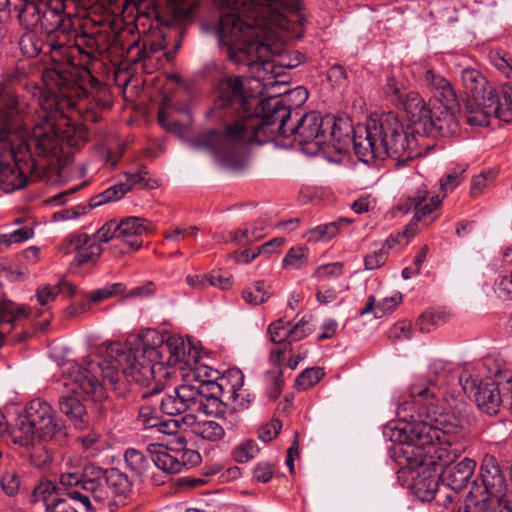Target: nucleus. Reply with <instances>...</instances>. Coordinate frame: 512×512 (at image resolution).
<instances>
[{"mask_svg": "<svg viewBox=\"0 0 512 512\" xmlns=\"http://www.w3.org/2000/svg\"><path fill=\"white\" fill-rule=\"evenodd\" d=\"M231 12L220 17L218 36L228 58L236 66H246L249 76L263 83H274L280 75L276 60L281 52L276 30L301 38L308 13L303 0H214Z\"/></svg>", "mask_w": 512, "mask_h": 512, "instance_id": "1", "label": "nucleus"}, {"mask_svg": "<svg viewBox=\"0 0 512 512\" xmlns=\"http://www.w3.org/2000/svg\"><path fill=\"white\" fill-rule=\"evenodd\" d=\"M419 421L406 425L408 443L403 444L400 451L406 465L418 467L440 468L442 482L454 491L465 488L473 476L476 462L464 458L454 464L465 447L461 442L463 428L459 418L440 408L430 401L420 412Z\"/></svg>", "mask_w": 512, "mask_h": 512, "instance_id": "2", "label": "nucleus"}, {"mask_svg": "<svg viewBox=\"0 0 512 512\" xmlns=\"http://www.w3.org/2000/svg\"><path fill=\"white\" fill-rule=\"evenodd\" d=\"M395 106L406 111L411 124L405 128L392 112L369 117L353 130L354 152L360 161L372 163L390 157L406 163L422 154L415 132L430 108L416 91H406Z\"/></svg>", "mask_w": 512, "mask_h": 512, "instance_id": "3", "label": "nucleus"}, {"mask_svg": "<svg viewBox=\"0 0 512 512\" xmlns=\"http://www.w3.org/2000/svg\"><path fill=\"white\" fill-rule=\"evenodd\" d=\"M37 70L41 73L42 87L40 110L36 113L37 119L34 117V180L55 167L63 150L64 136L56 121L67 117L66 110L77 109L76 98L87 94L59 65Z\"/></svg>", "mask_w": 512, "mask_h": 512, "instance_id": "4", "label": "nucleus"}, {"mask_svg": "<svg viewBox=\"0 0 512 512\" xmlns=\"http://www.w3.org/2000/svg\"><path fill=\"white\" fill-rule=\"evenodd\" d=\"M121 364L125 365V373L132 376L141 385H149L155 381L154 387L141 394L142 398L158 394L163 389L161 381L172 376V368L184 369L189 364V353L186 344L179 336L167 339L154 329H147L141 334L131 337L126 344H115L111 348Z\"/></svg>", "mask_w": 512, "mask_h": 512, "instance_id": "5", "label": "nucleus"}, {"mask_svg": "<svg viewBox=\"0 0 512 512\" xmlns=\"http://www.w3.org/2000/svg\"><path fill=\"white\" fill-rule=\"evenodd\" d=\"M261 100L254 105L256 99L244 90L241 76L225 75L215 85V100L212 112L215 117L224 122L222 130H209L198 136L193 145L196 148L207 149L222 161H230L242 153L250 143L234 147L230 138L241 136L242 130L251 127L250 120L257 118L262 121L263 112L260 110Z\"/></svg>", "mask_w": 512, "mask_h": 512, "instance_id": "6", "label": "nucleus"}, {"mask_svg": "<svg viewBox=\"0 0 512 512\" xmlns=\"http://www.w3.org/2000/svg\"><path fill=\"white\" fill-rule=\"evenodd\" d=\"M289 101L287 97L264 99L260 106L263 112L262 121L252 118L251 127L243 129L241 136L230 138L232 145L239 147L244 143L262 144L277 136H292L303 152L316 155L325 143L324 117L312 111L302 115L296 123H290L292 109Z\"/></svg>", "mask_w": 512, "mask_h": 512, "instance_id": "7", "label": "nucleus"}, {"mask_svg": "<svg viewBox=\"0 0 512 512\" xmlns=\"http://www.w3.org/2000/svg\"><path fill=\"white\" fill-rule=\"evenodd\" d=\"M19 102L12 91L0 86V189L11 193L26 184V173H32V152L28 139L14 147L12 144V118L18 112Z\"/></svg>", "mask_w": 512, "mask_h": 512, "instance_id": "8", "label": "nucleus"}, {"mask_svg": "<svg viewBox=\"0 0 512 512\" xmlns=\"http://www.w3.org/2000/svg\"><path fill=\"white\" fill-rule=\"evenodd\" d=\"M120 342L111 343L107 348V357L103 363L89 361L86 366L77 363L74 360H67L61 366L64 385L73 384L71 390L76 393L80 390L95 401H102L107 397L106 386L116 388L117 383L122 377L127 381L135 382L141 385L132 376L125 373V365L118 361L115 355H112L111 348Z\"/></svg>", "mask_w": 512, "mask_h": 512, "instance_id": "9", "label": "nucleus"}, {"mask_svg": "<svg viewBox=\"0 0 512 512\" xmlns=\"http://www.w3.org/2000/svg\"><path fill=\"white\" fill-rule=\"evenodd\" d=\"M488 59L511 81L503 84L500 91H490L486 96L466 99L465 118L471 126H488L492 118L504 122L512 120V56L504 51L492 50Z\"/></svg>", "mask_w": 512, "mask_h": 512, "instance_id": "10", "label": "nucleus"}, {"mask_svg": "<svg viewBox=\"0 0 512 512\" xmlns=\"http://www.w3.org/2000/svg\"><path fill=\"white\" fill-rule=\"evenodd\" d=\"M490 375L478 384L468 373L459 376V384L465 394L474 392L477 407L488 415H496L501 408L512 411V371L501 368L494 360H487Z\"/></svg>", "mask_w": 512, "mask_h": 512, "instance_id": "11", "label": "nucleus"}, {"mask_svg": "<svg viewBox=\"0 0 512 512\" xmlns=\"http://www.w3.org/2000/svg\"><path fill=\"white\" fill-rule=\"evenodd\" d=\"M132 486L128 476L118 469L103 470L89 465L85 467V479L82 488L84 492H71V498L83 506L86 511L95 509L93 502L98 505L109 503L113 496L125 495Z\"/></svg>", "mask_w": 512, "mask_h": 512, "instance_id": "12", "label": "nucleus"}, {"mask_svg": "<svg viewBox=\"0 0 512 512\" xmlns=\"http://www.w3.org/2000/svg\"><path fill=\"white\" fill-rule=\"evenodd\" d=\"M150 221L140 217H126L121 221L110 220L97 230V240L108 242L120 240L127 250H137L142 245V236L149 231Z\"/></svg>", "mask_w": 512, "mask_h": 512, "instance_id": "13", "label": "nucleus"}, {"mask_svg": "<svg viewBox=\"0 0 512 512\" xmlns=\"http://www.w3.org/2000/svg\"><path fill=\"white\" fill-rule=\"evenodd\" d=\"M480 476L483 489L480 491V488L475 485L469 492L470 499L475 501L483 497L495 498L500 507L501 498L508 496L509 484L506 482L503 471L494 456L486 455L483 458Z\"/></svg>", "mask_w": 512, "mask_h": 512, "instance_id": "14", "label": "nucleus"}, {"mask_svg": "<svg viewBox=\"0 0 512 512\" xmlns=\"http://www.w3.org/2000/svg\"><path fill=\"white\" fill-rule=\"evenodd\" d=\"M456 105H445L430 109L428 115L422 122H418V129L415 136L423 138L430 137H448L456 135L459 132V123L453 112Z\"/></svg>", "mask_w": 512, "mask_h": 512, "instance_id": "15", "label": "nucleus"}, {"mask_svg": "<svg viewBox=\"0 0 512 512\" xmlns=\"http://www.w3.org/2000/svg\"><path fill=\"white\" fill-rule=\"evenodd\" d=\"M63 499L60 497L59 490L55 479H42L39 484L34 487V505L37 509H42L46 512H87L79 501L71 498Z\"/></svg>", "mask_w": 512, "mask_h": 512, "instance_id": "16", "label": "nucleus"}, {"mask_svg": "<svg viewBox=\"0 0 512 512\" xmlns=\"http://www.w3.org/2000/svg\"><path fill=\"white\" fill-rule=\"evenodd\" d=\"M195 413H204L210 415L214 410L219 411V407L223 405V399L218 387L217 380H194L188 383Z\"/></svg>", "mask_w": 512, "mask_h": 512, "instance_id": "17", "label": "nucleus"}, {"mask_svg": "<svg viewBox=\"0 0 512 512\" xmlns=\"http://www.w3.org/2000/svg\"><path fill=\"white\" fill-rule=\"evenodd\" d=\"M97 240L95 234L91 238L87 233H81L70 236L61 245L60 250L64 254L75 253L73 262L77 265L94 263L100 257L103 249Z\"/></svg>", "mask_w": 512, "mask_h": 512, "instance_id": "18", "label": "nucleus"}, {"mask_svg": "<svg viewBox=\"0 0 512 512\" xmlns=\"http://www.w3.org/2000/svg\"><path fill=\"white\" fill-rule=\"evenodd\" d=\"M422 86L441 104L458 105L456 92L451 83L432 68L423 67L420 75Z\"/></svg>", "mask_w": 512, "mask_h": 512, "instance_id": "19", "label": "nucleus"}, {"mask_svg": "<svg viewBox=\"0 0 512 512\" xmlns=\"http://www.w3.org/2000/svg\"><path fill=\"white\" fill-rule=\"evenodd\" d=\"M324 133L325 143L321 151H334L342 153L347 150L350 141V127L341 119L336 120L335 117L324 116Z\"/></svg>", "mask_w": 512, "mask_h": 512, "instance_id": "20", "label": "nucleus"}, {"mask_svg": "<svg viewBox=\"0 0 512 512\" xmlns=\"http://www.w3.org/2000/svg\"><path fill=\"white\" fill-rule=\"evenodd\" d=\"M8 4L13 5L19 23L25 29L19 40V49L23 57L30 61L32 57V31L30 27L31 14L28 13V8L32 5V0H0V10Z\"/></svg>", "mask_w": 512, "mask_h": 512, "instance_id": "21", "label": "nucleus"}, {"mask_svg": "<svg viewBox=\"0 0 512 512\" xmlns=\"http://www.w3.org/2000/svg\"><path fill=\"white\" fill-rule=\"evenodd\" d=\"M191 393L188 390V382L178 386L173 394H166L161 398L160 408L161 411L170 416L180 415L182 413H195L193 404L190 397Z\"/></svg>", "mask_w": 512, "mask_h": 512, "instance_id": "22", "label": "nucleus"}, {"mask_svg": "<svg viewBox=\"0 0 512 512\" xmlns=\"http://www.w3.org/2000/svg\"><path fill=\"white\" fill-rule=\"evenodd\" d=\"M442 199L439 196H429L427 187L422 185L407 197L405 212L413 209L414 219L419 222L440 207Z\"/></svg>", "mask_w": 512, "mask_h": 512, "instance_id": "23", "label": "nucleus"}, {"mask_svg": "<svg viewBox=\"0 0 512 512\" xmlns=\"http://www.w3.org/2000/svg\"><path fill=\"white\" fill-rule=\"evenodd\" d=\"M126 290V286L123 283H113L104 287L92 290L84 293L83 298L86 300L79 305H71L67 309V313L70 316H74L80 313H84L90 309V304L101 303L110 298L122 295Z\"/></svg>", "mask_w": 512, "mask_h": 512, "instance_id": "24", "label": "nucleus"}, {"mask_svg": "<svg viewBox=\"0 0 512 512\" xmlns=\"http://www.w3.org/2000/svg\"><path fill=\"white\" fill-rule=\"evenodd\" d=\"M181 422L191 428V431L199 438L217 442L223 439L225 428L214 420L197 421L194 413H187L181 417Z\"/></svg>", "mask_w": 512, "mask_h": 512, "instance_id": "25", "label": "nucleus"}, {"mask_svg": "<svg viewBox=\"0 0 512 512\" xmlns=\"http://www.w3.org/2000/svg\"><path fill=\"white\" fill-rule=\"evenodd\" d=\"M146 452L150 453L151 461L164 473H180L176 449L168 446L151 444L147 447Z\"/></svg>", "mask_w": 512, "mask_h": 512, "instance_id": "26", "label": "nucleus"}, {"mask_svg": "<svg viewBox=\"0 0 512 512\" xmlns=\"http://www.w3.org/2000/svg\"><path fill=\"white\" fill-rule=\"evenodd\" d=\"M461 82L468 94L467 98L486 96L490 91H500L489 85L485 76L477 69L464 68L461 71Z\"/></svg>", "mask_w": 512, "mask_h": 512, "instance_id": "27", "label": "nucleus"}, {"mask_svg": "<svg viewBox=\"0 0 512 512\" xmlns=\"http://www.w3.org/2000/svg\"><path fill=\"white\" fill-rule=\"evenodd\" d=\"M59 408L63 414L74 422L76 428L82 430L86 427V408L77 395L62 396L59 399Z\"/></svg>", "mask_w": 512, "mask_h": 512, "instance_id": "28", "label": "nucleus"}, {"mask_svg": "<svg viewBox=\"0 0 512 512\" xmlns=\"http://www.w3.org/2000/svg\"><path fill=\"white\" fill-rule=\"evenodd\" d=\"M352 223L349 218H339L336 221L321 224L308 230L306 237L309 242H327L335 237L343 227Z\"/></svg>", "mask_w": 512, "mask_h": 512, "instance_id": "29", "label": "nucleus"}, {"mask_svg": "<svg viewBox=\"0 0 512 512\" xmlns=\"http://www.w3.org/2000/svg\"><path fill=\"white\" fill-rule=\"evenodd\" d=\"M265 226L262 221H255L251 227L244 226L231 231L229 239L225 242L233 241L238 245H247L261 239L264 236Z\"/></svg>", "mask_w": 512, "mask_h": 512, "instance_id": "30", "label": "nucleus"}, {"mask_svg": "<svg viewBox=\"0 0 512 512\" xmlns=\"http://www.w3.org/2000/svg\"><path fill=\"white\" fill-rule=\"evenodd\" d=\"M448 320V314L442 310H427L416 321V328L422 333H428L443 325Z\"/></svg>", "mask_w": 512, "mask_h": 512, "instance_id": "31", "label": "nucleus"}, {"mask_svg": "<svg viewBox=\"0 0 512 512\" xmlns=\"http://www.w3.org/2000/svg\"><path fill=\"white\" fill-rule=\"evenodd\" d=\"M127 467L135 475H142L150 467L151 458L150 453L144 454L142 451L135 448H128L124 455Z\"/></svg>", "mask_w": 512, "mask_h": 512, "instance_id": "32", "label": "nucleus"}, {"mask_svg": "<svg viewBox=\"0 0 512 512\" xmlns=\"http://www.w3.org/2000/svg\"><path fill=\"white\" fill-rule=\"evenodd\" d=\"M309 249L299 245L291 247L282 260V268L285 270H299L308 264Z\"/></svg>", "mask_w": 512, "mask_h": 512, "instance_id": "33", "label": "nucleus"}, {"mask_svg": "<svg viewBox=\"0 0 512 512\" xmlns=\"http://www.w3.org/2000/svg\"><path fill=\"white\" fill-rule=\"evenodd\" d=\"M130 190L131 187L125 183H118L113 185L92 197L89 202V208H95L108 202L118 201L123 198L124 195Z\"/></svg>", "mask_w": 512, "mask_h": 512, "instance_id": "34", "label": "nucleus"}, {"mask_svg": "<svg viewBox=\"0 0 512 512\" xmlns=\"http://www.w3.org/2000/svg\"><path fill=\"white\" fill-rule=\"evenodd\" d=\"M77 441L89 457H96L108 447L106 439L95 431L80 435Z\"/></svg>", "mask_w": 512, "mask_h": 512, "instance_id": "35", "label": "nucleus"}, {"mask_svg": "<svg viewBox=\"0 0 512 512\" xmlns=\"http://www.w3.org/2000/svg\"><path fill=\"white\" fill-rule=\"evenodd\" d=\"M60 430L61 424L56 416L45 418L43 421L34 418V438L37 437L40 441L46 442L52 440Z\"/></svg>", "mask_w": 512, "mask_h": 512, "instance_id": "36", "label": "nucleus"}, {"mask_svg": "<svg viewBox=\"0 0 512 512\" xmlns=\"http://www.w3.org/2000/svg\"><path fill=\"white\" fill-rule=\"evenodd\" d=\"M266 394L270 400L275 401L281 395L284 388L283 371L281 368L269 370L265 373Z\"/></svg>", "mask_w": 512, "mask_h": 512, "instance_id": "37", "label": "nucleus"}, {"mask_svg": "<svg viewBox=\"0 0 512 512\" xmlns=\"http://www.w3.org/2000/svg\"><path fill=\"white\" fill-rule=\"evenodd\" d=\"M453 365L451 362L444 360H434L430 366L429 371L431 375L435 376V383L431 384L434 386H443L448 384L452 376Z\"/></svg>", "mask_w": 512, "mask_h": 512, "instance_id": "38", "label": "nucleus"}, {"mask_svg": "<svg viewBox=\"0 0 512 512\" xmlns=\"http://www.w3.org/2000/svg\"><path fill=\"white\" fill-rule=\"evenodd\" d=\"M175 19L189 21L198 7L195 0H168Z\"/></svg>", "mask_w": 512, "mask_h": 512, "instance_id": "39", "label": "nucleus"}, {"mask_svg": "<svg viewBox=\"0 0 512 512\" xmlns=\"http://www.w3.org/2000/svg\"><path fill=\"white\" fill-rule=\"evenodd\" d=\"M243 300L250 305H260L268 300L269 293L262 281H257L242 291Z\"/></svg>", "mask_w": 512, "mask_h": 512, "instance_id": "40", "label": "nucleus"}, {"mask_svg": "<svg viewBox=\"0 0 512 512\" xmlns=\"http://www.w3.org/2000/svg\"><path fill=\"white\" fill-rule=\"evenodd\" d=\"M324 376L323 369L307 368L302 371L295 380V387L299 391L307 390L308 388L316 385Z\"/></svg>", "mask_w": 512, "mask_h": 512, "instance_id": "41", "label": "nucleus"}, {"mask_svg": "<svg viewBox=\"0 0 512 512\" xmlns=\"http://www.w3.org/2000/svg\"><path fill=\"white\" fill-rule=\"evenodd\" d=\"M290 322L278 319L272 322L267 329V334L272 343L277 344L290 339Z\"/></svg>", "mask_w": 512, "mask_h": 512, "instance_id": "42", "label": "nucleus"}, {"mask_svg": "<svg viewBox=\"0 0 512 512\" xmlns=\"http://www.w3.org/2000/svg\"><path fill=\"white\" fill-rule=\"evenodd\" d=\"M383 91L385 96L395 105L398 101H401L406 89L401 81L396 80L393 75H388Z\"/></svg>", "mask_w": 512, "mask_h": 512, "instance_id": "43", "label": "nucleus"}, {"mask_svg": "<svg viewBox=\"0 0 512 512\" xmlns=\"http://www.w3.org/2000/svg\"><path fill=\"white\" fill-rule=\"evenodd\" d=\"M259 449L257 444L253 440H247L244 443L238 445L233 450V458L238 463H246L252 460L258 453Z\"/></svg>", "mask_w": 512, "mask_h": 512, "instance_id": "44", "label": "nucleus"}, {"mask_svg": "<svg viewBox=\"0 0 512 512\" xmlns=\"http://www.w3.org/2000/svg\"><path fill=\"white\" fill-rule=\"evenodd\" d=\"M495 178V174L491 171H482L480 174L474 176L471 180L470 195L473 198L478 197L483 193Z\"/></svg>", "mask_w": 512, "mask_h": 512, "instance_id": "45", "label": "nucleus"}, {"mask_svg": "<svg viewBox=\"0 0 512 512\" xmlns=\"http://www.w3.org/2000/svg\"><path fill=\"white\" fill-rule=\"evenodd\" d=\"M159 418L160 417L153 407L149 405H143L139 409L136 420L143 429H154L158 423Z\"/></svg>", "mask_w": 512, "mask_h": 512, "instance_id": "46", "label": "nucleus"}, {"mask_svg": "<svg viewBox=\"0 0 512 512\" xmlns=\"http://www.w3.org/2000/svg\"><path fill=\"white\" fill-rule=\"evenodd\" d=\"M138 48L137 57L133 60V62L145 61L146 59L152 57L153 54L159 52L164 48L162 41H150L148 43H143L142 47H139V42H135L131 45L130 50Z\"/></svg>", "mask_w": 512, "mask_h": 512, "instance_id": "47", "label": "nucleus"}, {"mask_svg": "<svg viewBox=\"0 0 512 512\" xmlns=\"http://www.w3.org/2000/svg\"><path fill=\"white\" fill-rule=\"evenodd\" d=\"M32 232L27 227H21L10 234L0 235V246L9 247L12 244H19L28 240Z\"/></svg>", "mask_w": 512, "mask_h": 512, "instance_id": "48", "label": "nucleus"}, {"mask_svg": "<svg viewBox=\"0 0 512 512\" xmlns=\"http://www.w3.org/2000/svg\"><path fill=\"white\" fill-rule=\"evenodd\" d=\"M388 252H386V248H381L368 253L364 257V267L366 270H375L383 266L388 259Z\"/></svg>", "mask_w": 512, "mask_h": 512, "instance_id": "49", "label": "nucleus"}, {"mask_svg": "<svg viewBox=\"0 0 512 512\" xmlns=\"http://www.w3.org/2000/svg\"><path fill=\"white\" fill-rule=\"evenodd\" d=\"M177 458L179 460V471L182 472L188 466H195L201 461L200 454L192 449L180 448L176 449Z\"/></svg>", "mask_w": 512, "mask_h": 512, "instance_id": "50", "label": "nucleus"}, {"mask_svg": "<svg viewBox=\"0 0 512 512\" xmlns=\"http://www.w3.org/2000/svg\"><path fill=\"white\" fill-rule=\"evenodd\" d=\"M289 333L290 340L294 342L304 339L312 333V326L310 325V321L306 317H303L296 324H290Z\"/></svg>", "mask_w": 512, "mask_h": 512, "instance_id": "51", "label": "nucleus"}, {"mask_svg": "<svg viewBox=\"0 0 512 512\" xmlns=\"http://www.w3.org/2000/svg\"><path fill=\"white\" fill-rule=\"evenodd\" d=\"M343 273V264L340 262H334L324 264L316 268L313 277L323 280L329 277H338Z\"/></svg>", "mask_w": 512, "mask_h": 512, "instance_id": "52", "label": "nucleus"}, {"mask_svg": "<svg viewBox=\"0 0 512 512\" xmlns=\"http://www.w3.org/2000/svg\"><path fill=\"white\" fill-rule=\"evenodd\" d=\"M20 435H14L15 442L21 446H29L32 443V422L28 417L20 418Z\"/></svg>", "mask_w": 512, "mask_h": 512, "instance_id": "53", "label": "nucleus"}, {"mask_svg": "<svg viewBox=\"0 0 512 512\" xmlns=\"http://www.w3.org/2000/svg\"><path fill=\"white\" fill-rule=\"evenodd\" d=\"M415 223L411 222L402 233H398L397 235H390L385 242L381 244V248H386V252L389 253L391 249H393L400 240L406 238V243L409 242L410 238L415 234L414 229L412 228Z\"/></svg>", "mask_w": 512, "mask_h": 512, "instance_id": "54", "label": "nucleus"}, {"mask_svg": "<svg viewBox=\"0 0 512 512\" xmlns=\"http://www.w3.org/2000/svg\"><path fill=\"white\" fill-rule=\"evenodd\" d=\"M199 228L197 226H190L188 228L173 227L167 230L164 234L165 238L170 241L177 242L180 238H188L197 236Z\"/></svg>", "mask_w": 512, "mask_h": 512, "instance_id": "55", "label": "nucleus"}, {"mask_svg": "<svg viewBox=\"0 0 512 512\" xmlns=\"http://www.w3.org/2000/svg\"><path fill=\"white\" fill-rule=\"evenodd\" d=\"M56 297L57 291L55 286L46 284L39 286L36 290L37 302L45 308H48V305L54 302Z\"/></svg>", "mask_w": 512, "mask_h": 512, "instance_id": "56", "label": "nucleus"}, {"mask_svg": "<svg viewBox=\"0 0 512 512\" xmlns=\"http://www.w3.org/2000/svg\"><path fill=\"white\" fill-rule=\"evenodd\" d=\"M494 291L500 298L512 299V276H500L495 282Z\"/></svg>", "mask_w": 512, "mask_h": 512, "instance_id": "57", "label": "nucleus"}, {"mask_svg": "<svg viewBox=\"0 0 512 512\" xmlns=\"http://www.w3.org/2000/svg\"><path fill=\"white\" fill-rule=\"evenodd\" d=\"M327 79L333 86H343L347 79V72L343 66L335 64L327 71Z\"/></svg>", "mask_w": 512, "mask_h": 512, "instance_id": "58", "label": "nucleus"}, {"mask_svg": "<svg viewBox=\"0 0 512 512\" xmlns=\"http://www.w3.org/2000/svg\"><path fill=\"white\" fill-rule=\"evenodd\" d=\"M281 422L279 420H272L266 425L262 426L259 430V438L263 442H270L277 437L281 430Z\"/></svg>", "mask_w": 512, "mask_h": 512, "instance_id": "59", "label": "nucleus"}, {"mask_svg": "<svg viewBox=\"0 0 512 512\" xmlns=\"http://www.w3.org/2000/svg\"><path fill=\"white\" fill-rule=\"evenodd\" d=\"M52 320V313L49 308H44L40 312L34 309V332L42 331L45 332L50 326Z\"/></svg>", "mask_w": 512, "mask_h": 512, "instance_id": "60", "label": "nucleus"}, {"mask_svg": "<svg viewBox=\"0 0 512 512\" xmlns=\"http://www.w3.org/2000/svg\"><path fill=\"white\" fill-rule=\"evenodd\" d=\"M55 417V412L51 405L39 398L34 399V418L36 420H44L45 418Z\"/></svg>", "mask_w": 512, "mask_h": 512, "instance_id": "61", "label": "nucleus"}, {"mask_svg": "<svg viewBox=\"0 0 512 512\" xmlns=\"http://www.w3.org/2000/svg\"><path fill=\"white\" fill-rule=\"evenodd\" d=\"M222 377L229 382L234 390L240 393L244 385V375L241 370L238 368H231L227 370Z\"/></svg>", "mask_w": 512, "mask_h": 512, "instance_id": "62", "label": "nucleus"}, {"mask_svg": "<svg viewBox=\"0 0 512 512\" xmlns=\"http://www.w3.org/2000/svg\"><path fill=\"white\" fill-rule=\"evenodd\" d=\"M279 55V60L276 61L278 70L280 68H288L292 69L297 66H299L303 61L305 56L297 51L293 52V56H282L280 52L277 54Z\"/></svg>", "mask_w": 512, "mask_h": 512, "instance_id": "63", "label": "nucleus"}, {"mask_svg": "<svg viewBox=\"0 0 512 512\" xmlns=\"http://www.w3.org/2000/svg\"><path fill=\"white\" fill-rule=\"evenodd\" d=\"M208 281L209 286L218 287L221 290L230 288L232 284L231 276L215 271L208 273Z\"/></svg>", "mask_w": 512, "mask_h": 512, "instance_id": "64", "label": "nucleus"}]
</instances>
